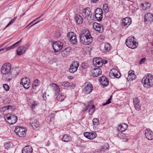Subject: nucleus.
Masks as SVG:
<instances>
[{
	"label": "nucleus",
	"instance_id": "nucleus-1",
	"mask_svg": "<svg viewBox=\"0 0 153 153\" xmlns=\"http://www.w3.org/2000/svg\"><path fill=\"white\" fill-rule=\"evenodd\" d=\"M81 42L85 45L90 44L93 41L90 33L88 29H83L81 31L79 35Z\"/></svg>",
	"mask_w": 153,
	"mask_h": 153
},
{
	"label": "nucleus",
	"instance_id": "nucleus-2",
	"mask_svg": "<svg viewBox=\"0 0 153 153\" xmlns=\"http://www.w3.org/2000/svg\"><path fill=\"white\" fill-rule=\"evenodd\" d=\"M141 82L144 87L150 88L153 87V75L149 74L145 75L142 79Z\"/></svg>",
	"mask_w": 153,
	"mask_h": 153
},
{
	"label": "nucleus",
	"instance_id": "nucleus-3",
	"mask_svg": "<svg viewBox=\"0 0 153 153\" xmlns=\"http://www.w3.org/2000/svg\"><path fill=\"white\" fill-rule=\"evenodd\" d=\"M126 43L128 48L134 49L136 48L138 45V42H136L134 37H129L126 39Z\"/></svg>",
	"mask_w": 153,
	"mask_h": 153
},
{
	"label": "nucleus",
	"instance_id": "nucleus-4",
	"mask_svg": "<svg viewBox=\"0 0 153 153\" xmlns=\"http://www.w3.org/2000/svg\"><path fill=\"white\" fill-rule=\"evenodd\" d=\"M91 11L90 8L88 7L82 10V14L83 19L88 22H91L92 20L91 19L92 18V15L91 13Z\"/></svg>",
	"mask_w": 153,
	"mask_h": 153
},
{
	"label": "nucleus",
	"instance_id": "nucleus-5",
	"mask_svg": "<svg viewBox=\"0 0 153 153\" xmlns=\"http://www.w3.org/2000/svg\"><path fill=\"white\" fill-rule=\"evenodd\" d=\"M11 68V65L9 63L3 64L1 68V73L3 74H8Z\"/></svg>",
	"mask_w": 153,
	"mask_h": 153
},
{
	"label": "nucleus",
	"instance_id": "nucleus-6",
	"mask_svg": "<svg viewBox=\"0 0 153 153\" xmlns=\"http://www.w3.org/2000/svg\"><path fill=\"white\" fill-rule=\"evenodd\" d=\"M15 132L19 137H22L25 136L26 133V129L22 127L16 126L15 128Z\"/></svg>",
	"mask_w": 153,
	"mask_h": 153
},
{
	"label": "nucleus",
	"instance_id": "nucleus-7",
	"mask_svg": "<svg viewBox=\"0 0 153 153\" xmlns=\"http://www.w3.org/2000/svg\"><path fill=\"white\" fill-rule=\"evenodd\" d=\"M5 120H7V122L10 124L15 123L17 120V117L12 114H7L5 117Z\"/></svg>",
	"mask_w": 153,
	"mask_h": 153
},
{
	"label": "nucleus",
	"instance_id": "nucleus-8",
	"mask_svg": "<svg viewBox=\"0 0 153 153\" xmlns=\"http://www.w3.org/2000/svg\"><path fill=\"white\" fill-rule=\"evenodd\" d=\"M85 88L83 89V92L86 94L91 93L93 90V86L89 82H86L84 84Z\"/></svg>",
	"mask_w": 153,
	"mask_h": 153
},
{
	"label": "nucleus",
	"instance_id": "nucleus-9",
	"mask_svg": "<svg viewBox=\"0 0 153 153\" xmlns=\"http://www.w3.org/2000/svg\"><path fill=\"white\" fill-rule=\"evenodd\" d=\"M95 17L96 19L99 21L102 20V18L103 12L101 9L98 8L95 11Z\"/></svg>",
	"mask_w": 153,
	"mask_h": 153
},
{
	"label": "nucleus",
	"instance_id": "nucleus-10",
	"mask_svg": "<svg viewBox=\"0 0 153 153\" xmlns=\"http://www.w3.org/2000/svg\"><path fill=\"white\" fill-rule=\"evenodd\" d=\"M62 43L59 41L54 42L52 45L53 48L55 52H57L61 50L63 46Z\"/></svg>",
	"mask_w": 153,
	"mask_h": 153
},
{
	"label": "nucleus",
	"instance_id": "nucleus-11",
	"mask_svg": "<svg viewBox=\"0 0 153 153\" xmlns=\"http://www.w3.org/2000/svg\"><path fill=\"white\" fill-rule=\"evenodd\" d=\"M93 64L94 67L100 68L103 65L102 60L100 58H95L93 59Z\"/></svg>",
	"mask_w": 153,
	"mask_h": 153
},
{
	"label": "nucleus",
	"instance_id": "nucleus-12",
	"mask_svg": "<svg viewBox=\"0 0 153 153\" xmlns=\"http://www.w3.org/2000/svg\"><path fill=\"white\" fill-rule=\"evenodd\" d=\"M20 84L26 89H28L30 87L29 80L27 78H22Z\"/></svg>",
	"mask_w": 153,
	"mask_h": 153
},
{
	"label": "nucleus",
	"instance_id": "nucleus-13",
	"mask_svg": "<svg viewBox=\"0 0 153 153\" xmlns=\"http://www.w3.org/2000/svg\"><path fill=\"white\" fill-rule=\"evenodd\" d=\"M68 37L70 38V41L73 44H76L77 43L76 34L73 32H69L67 35Z\"/></svg>",
	"mask_w": 153,
	"mask_h": 153
},
{
	"label": "nucleus",
	"instance_id": "nucleus-14",
	"mask_svg": "<svg viewBox=\"0 0 153 153\" xmlns=\"http://www.w3.org/2000/svg\"><path fill=\"white\" fill-rule=\"evenodd\" d=\"M79 66V63L77 62H74L70 65L69 69L70 72L74 73L76 72Z\"/></svg>",
	"mask_w": 153,
	"mask_h": 153
},
{
	"label": "nucleus",
	"instance_id": "nucleus-15",
	"mask_svg": "<svg viewBox=\"0 0 153 153\" xmlns=\"http://www.w3.org/2000/svg\"><path fill=\"white\" fill-rule=\"evenodd\" d=\"M93 28L96 31L101 33L103 30V27L100 24L94 22L93 24Z\"/></svg>",
	"mask_w": 153,
	"mask_h": 153
},
{
	"label": "nucleus",
	"instance_id": "nucleus-16",
	"mask_svg": "<svg viewBox=\"0 0 153 153\" xmlns=\"http://www.w3.org/2000/svg\"><path fill=\"white\" fill-rule=\"evenodd\" d=\"M145 135L146 138L149 140H152L153 139V133L149 128H147L145 130Z\"/></svg>",
	"mask_w": 153,
	"mask_h": 153
},
{
	"label": "nucleus",
	"instance_id": "nucleus-17",
	"mask_svg": "<svg viewBox=\"0 0 153 153\" xmlns=\"http://www.w3.org/2000/svg\"><path fill=\"white\" fill-rule=\"evenodd\" d=\"M83 134L85 137L90 140L95 138L97 136L95 132H85Z\"/></svg>",
	"mask_w": 153,
	"mask_h": 153
},
{
	"label": "nucleus",
	"instance_id": "nucleus-18",
	"mask_svg": "<svg viewBox=\"0 0 153 153\" xmlns=\"http://www.w3.org/2000/svg\"><path fill=\"white\" fill-rule=\"evenodd\" d=\"M131 22V19L128 17L124 18L122 20V25L126 27H127Z\"/></svg>",
	"mask_w": 153,
	"mask_h": 153
},
{
	"label": "nucleus",
	"instance_id": "nucleus-19",
	"mask_svg": "<svg viewBox=\"0 0 153 153\" xmlns=\"http://www.w3.org/2000/svg\"><path fill=\"white\" fill-rule=\"evenodd\" d=\"M153 20V16L152 14L151 13H146L144 16V20L145 22L148 23L152 21Z\"/></svg>",
	"mask_w": 153,
	"mask_h": 153
},
{
	"label": "nucleus",
	"instance_id": "nucleus-20",
	"mask_svg": "<svg viewBox=\"0 0 153 153\" xmlns=\"http://www.w3.org/2000/svg\"><path fill=\"white\" fill-rule=\"evenodd\" d=\"M29 120L30 123L33 128L36 129L39 127V123L36 120L32 119Z\"/></svg>",
	"mask_w": 153,
	"mask_h": 153
},
{
	"label": "nucleus",
	"instance_id": "nucleus-21",
	"mask_svg": "<svg viewBox=\"0 0 153 153\" xmlns=\"http://www.w3.org/2000/svg\"><path fill=\"white\" fill-rule=\"evenodd\" d=\"M102 73L101 68H94L92 70L93 76L94 77H97L101 74Z\"/></svg>",
	"mask_w": 153,
	"mask_h": 153
},
{
	"label": "nucleus",
	"instance_id": "nucleus-22",
	"mask_svg": "<svg viewBox=\"0 0 153 153\" xmlns=\"http://www.w3.org/2000/svg\"><path fill=\"white\" fill-rule=\"evenodd\" d=\"M99 80L102 85L103 86H106L108 85V81L105 76H103L101 77Z\"/></svg>",
	"mask_w": 153,
	"mask_h": 153
},
{
	"label": "nucleus",
	"instance_id": "nucleus-23",
	"mask_svg": "<svg viewBox=\"0 0 153 153\" xmlns=\"http://www.w3.org/2000/svg\"><path fill=\"white\" fill-rule=\"evenodd\" d=\"M33 151L32 147L30 145L25 146L22 149V153H31Z\"/></svg>",
	"mask_w": 153,
	"mask_h": 153
},
{
	"label": "nucleus",
	"instance_id": "nucleus-24",
	"mask_svg": "<svg viewBox=\"0 0 153 153\" xmlns=\"http://www.w3.org/2000/svg\"><path fill=\"white\" fill-rule=\"evenodd\" d=\"M128 77L127 78L128 81L132 80L136 78V76L134 74V71H130L128 72Z\"/></svg>",
	"mask_w": 153,
	"mask_h": 153
},
{
	"label": "nucleus",
	"instance_id": "nucleus-25",
	"mask_svg": "<svg viewBox=\"0 0 153 153\" xmlns=\"http://www.w3.org/2000/svg\"><path fill=\"white\" fill-rule=\"evenodd\" d=\"M128 125L126 123L120 124L118 126V129L121 132L125 131L127 128Z\"/></svg>",
	"mask_w": 153,
	"mask_h": 153
},
{
	"label": "nucleus",
	"instance_id": "nucleus-26",
	"mask_svg": "<svg viewBox=\"0 0 153 153\" xmlns=\"http://www.w3.org/2000/svg\"><path fill=\"white\" fill-rule=\"evenodd\" d=\"M26 48L24 46H21L18 48L16 50L17 54L19 56L22 55L25 52Z\"/></svg>",
	"mask_w": 153,
	"mask_h": 153
},
{
	"label": "nucleus",
	"instance_id": "nucleus-27",
	"mask_svg": "<svg viewBox=\"0 0 153 153\" xmlns=\"http://www.w3.org/2000/svg\"><path fill=\"white\" fill-rule=\"evenodd\" d=\"M133 102L135 109L138 110L140 109V105L139 100L137 98H135L133 100Z\"/></svg>",
	"mask_w": 153,
	"mask_h": 153
},
{
	"label": "nucleus",
	"instance_id": "nucleus-28",
	"mask_svg": "<svg viewBox=\"0 0 153 153\" xmlns=\"http://www.w3.org/2000/svg\"><path fill=\"white\" fill-rule=\"evenodd\" d=\"M71 50V48L70 47H67L62 51L61 54L63 57L67 56Z\"/></svg>",
	"mask_w": 153,
	"mask_h": 153
},
{
	"label": "nucleus",
	"instance_id": "nucleus-29",
	"mask_svg": "<svg viewBox=\"0 0 153 153\" xmlns=\"http://www.w3.org/2000/svg\"><path fill=\"white\" fill-rule=\"evenodd\" d=\"M62 140L64 142H68L71 141V137L68 134H65L63 136Z\"/></svg>",
	"mask_w": 153,
	"mask_h": 153
},
{
	"label": "nucleus",
	"instance_id": "nucleus-30",
	"mask_svg": "<svg viewBox=\"0 0 153 153\" xmlns=\"http://www.w3.org/2000/svg\"><path fill=\"white\" fill-rule=\"evenodd\" d=\"M62 85L64 87L71 88L75 86L73 83L68 82H64L62 83Z\"/></svg>",
	"mask_w": 153,
	"mask_h": 153
},
{
	"label": "nucleus",
	"instance_id": "nucleus-31",
	"mask_svg": "<svg viewBox=\"0 0 153 153\" xmlns=\"http://www.w3.org/2000/svg\"><path fill=\"white\" fill-rule=\"evenodd\" d=\"M39 104V103L37 101L32 100H30V104L33 109H34Z\"/></svg>",
	"mask_w": 153,
	"mask_h": 153
},
{
	"label": "nucleus",
	"instance_id": "nucleus-32",
	"mask_svg": "<svg viewBox=\"0 0 153 153\" xmlns=\"http://www.w3.org/2000/svg\"><path fill=\"white\" fill-rule=\"evenodd\" d=\"M21 39L19 41L11 45L10 47H7V51L11 50V49L18 46L19 44L21 43Z\"/></svg>",
	"mask_w": 153,
	"mask_h": 153
},
{
	"label": "nucleus",
	"instance_id": "nucleus-33",
	"mask_svg": "<svg viewBox=\"0 0 153 153\" xmlns=\"http://www.w3.org/2000/svg\"><path fill=\"white\" fill-rule=\"evenodd\" d=\"M111 48L110 45L108 43H106L104 45L103 51L104 52H107L111 50Z\"/></svg>",
	"mask_w": 153,
	"mask_h": 153
},
{
	"label": "nucleus",
	"instance_id": "nucleus-34",
	"mask_svg": "<svg viewBox=\"0 0 153 153\" xmlns=\"http://www.w3.org/2000/svg\"><path fill=\"white\" fill-rule=\"evenodd\" d=\"M75 19L78 24H80L82 22L83 18L82 17L78 14L76 15Z\"/></svg>",
	"mask_w": 153,
	"mask_h": 153
},
{
	"label": "nucleus",
	"instance_id": "nucleus-35",
	"mask_svg": "<svg viewBox=\"0 0 153 153\" xmlns=\"http://www.w3.org/2000/svg\"><path fill=\"white\" fill-rule=\"evenodd\" d=\"M142 8L143 10H146L149 9L150 7V4L148 2H146L142 4Z\"/></svg>",
	"mask_w": 153,
	"mask_h": 153
},
{
	"label": "nucleus",
	"instance_id": "nucleus-36",
	"mask_svg": "<svg viewBox=\"0 0 153 153\" xmlns=\"http://www.w3.org/2000/svg\"><path fill=\"white\" fill-rule=\"evenodd\" d=\"M117 73H118V71L115 68H112L110 71L109 76L111 77L112 76H114Z\"/></svg>",
	"mask_w": 153,
	"mask_h": 153
},
{
	"label": "nucleus",
	"instance_id": "nucleus-37",
	"mask_svg": "<svg viewBox=\"0 0 153 153\" xmlns=\"http://www.w3.org/2000/svg\"><path fill=\"white\" fill-rule=\"evenodd\" d=\"M66 97V96L63 94H62L60 95H58L56 97L57 100L59 101H62L64 100Z\"/></svg>",
	"mask_w": 153,
	"mask_h": 153
},
{
	"label": "nucleus",
	"instance_id": "nucleus-38",
	"mask_svg": "<svg viewBox=\"0 0 153 153\" xmlns=\"http://www.w3.org/2000/svg\"><path fill=\"white\" fill-rule=\"evenodd\" d=\"M51 86L55 88V90L56 92L59 93L60 90L59 87L56 84L52 83L51 84Z\"/></svg>",
	"mask_w": 153,
	"mask_h": 153
},
{
	"label": "nucleus",
	"instance_id": "nucleus-39",
	"mask_svg": "<svg viewBox=\"0 0 153 153\" xmlns=\"http://www.w3.org/2000/svg\"><path fill=\"white\" fill-rule=\"evenodd\" d=\"M103 9L104 11L107 13L108 12V5L106 3H105L103 4Z\"/></svg>",
	"mask_w": 153,
	"mask_h": 153
},
{
	"label": "nucleus",
	"instance_id": "nucleus-40",
	"mask_svg": "<svg viewBox=\"0 0 153 153\" xmlns=\"http://www.w3.org/2000/svg\"><path fill=\"white\" fill-rule=\"evenodd\" d=\"M109 146L108 144H104L103 146H102L101 147V150H102L105 152L106 151H108V149Z\"/></svg>",
	"mask_w": 153,
	"mask_h": 153
},
{
	"label": "nucleus",
	"instance_id": "nucleus-41",
	"mask_svg": "<svg viewBox=\"0 0 153 153\" xmlns=\"http://www.w3.org/2000/svg\"><path fill=\"white\" fill-rule=\"evenodd\" d=\"M95 109V106L93 105L89 109L88 113L89 114L92 115Z\"/></svg>",
	"mask_w": 153,
	"mask_h": 153
},
{
	"label": "nucleus",
	"instance_id": "nucleus-42",
	"mask_svg": "<svg viewBox=\"0 0 153 153\" xmlns=\"http://www.w3.org/2000/svg\"><path fill=\"white\" fill-rule=\"evenodd\" d=\"M16 17L13 19L7 25L4 29H5L7 27L9 26L10 25L12 24L16 20Z\"/></svg>",
	"mask_w": 153,
	"mask_h": 153
},
{
	"label": "nucleus",
	"instance_id": "nucleus-43",
	"mask_svg": "<svg viewBox=\"0 0 153 153\" xmlns=\"http://www.w3.org/2000/svg\"><path fill=\"white\" fill-rule=\"evenodd\" d=\"M7 76L6 77V79L8 81H10L13 78V75L12 74L9 72Z\"/></svg>",
	"mask_w": 153,
	"mask_h": 153
},
{
	"label": "nucleus",
	"instance_id": "nucleus-44",
	"mask_svg": "<svg viewBox=\"0 0 153 153\" xmlns=\"http://www.w3.org/2000/svg\"><path fill=\"white\" fill-rule=\"evenodd\" d=\"M117 136L120 139L124 138L125 137V134L122 132L118 133L117 134Z\"/></svg>",
	"mask_w": 153,
	"mask_h": 153
},
{
	"label": "nucleus",
	"instance_id": "nucleus-45",
	"mask_svg": "<svg viewBox=\"0 0 153 153\" xmlns=\"http://www.w3.org/2000/svg\"><path fill=\"white\" fill-rule=\"evenodd\" d=\"M81 67L84 69H86L88 67V64L86 63H83L81 64Z\"/></svg>",
	"mask_w": 153,
	"mask_h": 153
},
{
	"label": "nucleus",
	"instance_id": "nucleus-46",
	"mask_svg": "<svg viewBox=\"0 0 153 153\" xmlns=\"http://www.w3.org/2000/svg\"><path fill=\"white\" fill-rule=\"evenodd\" d=\"M3 87L4 88V89L6 91H8L9 89V87L8 86V85H7V84H4L3 85Z\"/></svg>",
	"mask_w": 153,
	"mask_h": 153
},
{
	"label": "nucleus",
	"instance_id": "nucleus-47",
	"mask_svg": "<svg viewBox=\"0 0 153 153\" xmlns=\"http://www.w3.org/2000/svg\"><path fill=\"white\" fill-rule=\"evenodd\" d=\"M13 146V144H4V146L7 150L10 148L11 146Z\"/></svg>",
	"mask_w": 153,
	"mask_h": 153
},
{
	"label": "nucleus",
	"instance_id": "nucleus-48",
	"mask_svg": "<svg viewBox=\"0 0 153 153\" xmlns=\"http://www.w3.org/2000/svg\"><path fill=\"white\" fill-rule=\"evenodd\" d=\"M39 80L38 79H36L35 80L34 83L33 84V87L34 88V87H36L38 85V83Z\"/></svg>",
	"mask_w": 153,
	"mask_h": 153
},
{
	"label": "nucleus",
	"instance_id": "nucleus-49",
	"mask_svg": "<svg viewBox=\"0 0 153 153\" xmlns=\"http://www.w3.org/2000/svg\"><path fill=\"white\" fill-rule=\"evenodd\" d=\"M111 102V98H109L108 100L106 101V102L103 104L102 105H106L110 103Z\"/></svg>",
	"mask_w": 153,
	"mask_h": 153
},
{
	"label": "nucleus",
	"instance_id": "nucleus-50",
	"mask_svg": "<svg viewBox=\"0 0 153 153\" xmlns=\"http://www.w3.org/2000/svg\"><path fill=\"white\" fill-rule=\"evenodd\" d=\"M146 61V58H143L141 59L139 62V63L140 64H143L144 62Z\"/></svg>",
	"mask_w": 153,
	"mask_h": 153
},
{
	"label": "nucleus",
	"instance_id": "nucleus-51",
	"mask_svg": "<svg viewBox=\"0 0 153 153\" xmlns=\"http://www.w3.org/2000/svg\"><path fill=\"white\" fill-rule=\"evenodd\" d=\"M121 76V74L118 72V73H117L114 76V77L119 78Z\"/></svg>",
	"mask_w": 153,
	"mask_h": 153
},
{
	"label": "nucleus",
	"instance_id": "nucleus-52",
	"mask_svg": "<svg viewBox=\"0 0 153 153\" xmlns=\"http://www.w3.org/2000/svg\"><path fill=\"white\" fill-rule=\"evenodd\" d=\"M98 121V119L97 118H94L93 120V124L94 125L96 123H97Z\"/></svg>",
	"mask_w": 153,
	"mask_h": 153
},
{
	"label": "nucleus",
	"instance_id": "nucleus-53",
	"mask_svg": "<svg viewBox=\"0 0 153 153\" xmlns=\"http://www.w3.org/2000/svg\"><path fill=\"white\" fill-rule=\"evenodd\" d=\"M46 93H44V94H43V95L42 96L44 100H46L47 99V97H46Z\"/></svg>",
	"mask_w": 153,
	"mask_h": 153
},
{
	"label": "nucleus",
	"instance_id": "nucleus-54",
	"mask_svg": "<svg viewBox=\"0 0 153 153\" xmlns=\"http://www.w3.org/2000/svg\"><path fill=\"white\" fill-rule=\"evenodd\" d=\"M5 110H6L5 108L4 107H2L0 108V111H4Z\"/></svg>",
	"mask_w": 153,
	"mask_h": 153
},
{
	"label": "nucleus",
	"instance_id": "nucleus-55",
	"mask_svg": "<svg viewBox=\"0 0 153 153\" xmlns=\"http://www.w3.org/2000/svg\"><path fill=\"white\" fill-rule=\"evenodd\" d=\"M7 47H5L3 48L0 49V52L1 51H3V50H6V51H7Z\"/></svg>",
	"mask_w": 153,
	"mask_h": 153
},
{
	"label": "nucleus",
	"instance_id": "nucleus-56",
	"mask_svg": "<svg viewBox=\"0 0 153 153\" xmlns=\"http://www.w3.org/2000/svg\"><path fill=\"white\" fill-rule=\"evenodd\" d=\"M8 106L9 110L12 109V108L13 107V106H12L11 105H8Z\"/></svg>",
	"mask_w": 153,
	"mask_h": 153
},
{
	"label": "nucleus",
	"instance_id": "nucleus-57",
	"mask_svg": "<svg viewBox=\"0 0 153 153\" xmlns=\"http://www.w3.org/2000/svg\"><path fill=\"white\" fill-rule=\"evenodd\" d=\"M99 151L100 152L99 153H105V151H104L102 150H101H101L100 151Z\"/></svg>",
	"mask_w": 153,
	"mask_h": 153
},
{
	"label": "nucleus",
	"instance_id": "nucleus-58",
	"mask_svg": "<svg viewBox=\"0 0 153 153\" xmlns=\"http://www.w3.org/2000/svg\"><path fill=\"white\" fill-rule=\"evenodd\" d=\"M91 106L89 105L88 106H86V109L85 110V111H86L88 108H89V107H90Z\"/></svg>",
	"mask_w": 153,
	"mask_h": 153
},
{
	"label": "nucleus",
	"instance_id": "nucleus-59",
	"mask_svg": "<svg viewBox=\"0 0 153 153\" xmlns=\"http://www.w3.org/2000/svg\"><path fill=\"white\" fill-rule=\"evenodd\" d=\"M102 63H103H103H104V64L107 63V61L106 60H105L104 61H103V62L102 61Z\"/></svg>",
	"mask_w": 153,
	"mask_h": 153
},
{
	"label": "nucleus",
	"instance_id": "nucleus-60",
	"mask_svg": "<svg viewBox=\"0 0 153 153\" xmlns=\"http://www.w3.org/2000/svg\"><path fill=\"white\" fill-rule=\"evenodd\" d=\"M4 107H5V108L6 110H9L8 108V105L7 106H4Z\"/></svg>",
	"mask_w": 153,
	"mask_h": 153
},
{
	"label": "nucleus",
	"instance_id": "nucleus-61",
	"mask_svg": "<svg viewBox=\"0 0 153 153\" xmlns=\"http://www.w3.org/2000/svg\"><path fill=\"white\" fill-rule=\"evenodd\" d=\"M93 1L94 3H96L97 2L98 0H92Z\"/></svg>",
	"mask_w": 153,
	"mask_h": 153
},
{
	"label": "nucleus",
	"instance_id": "nucleus-62",
	"mask_svg": "<svg viewBox=\"0 0 153 153\" xmlns=\"http://www.w3.org/2000/svg\"><path fill=\"white\" fill-rule=\"evenodd\" d=\"M100 152L98 151H95L93 153H99Z\"/></svg>",
	"mask_w": 153,
	"mask_h": 153
},
{
	"label": "nucleus",
	"instance_id": "nucleus-63",
	"mask_svg": "<svg viewBox=\"0 0 153 153\" xmlns=\"http://www.w3.org/2000/svg\"><path fill=\"white\" fill-rule=\"evenodd\" d=\"M32 23V22H30L29 24H28L26 27H27L29 26Z\"/></svg>",
	"mask_w": 153,
	"mask_h": 153
},
{
	"label": "nucleus",
	"instance_id": "nucleus-64",
	"mask_svg": "<svg viewBox=\"0 0 153 153\" xmlns=\"http://www.w3.org/2000/svg\"><path fill=\"white\" fill-rule=\"evenodd\" d=\"M41 18V16H39V17L38 18H36V19H39V18Z\"/></svg>",
	"mask_w": 153,
	"mask_h": 153
}]
</instances>
